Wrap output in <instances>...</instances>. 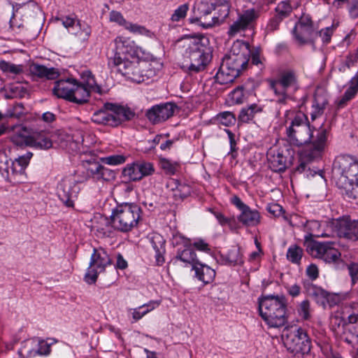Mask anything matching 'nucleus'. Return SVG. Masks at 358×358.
<instances>
[{
	"instance_id": "1",
	"label": "nucleus",
	"mask_w": 358,
	"mask_h": 358,
	"mask_svg": "<svg viewBox=\"0 0 358 358\" xmlns=\"http://www.w3.org/2000/svg\"><path fill=\"white\" fill-rule=\"evenodd\" d=\"M114 43L113 63L131 81L143 83L153 77L162 68L159 59L129 38L117 36Z\"/></svg>"
},
{
	"instance_id": "2",
	"label": "nucleus",
	"mask_w": 358,
	"mask_h": 358,
	"mask_svg": "<svg viewBox=\"0 0 358 358\" xmlns=\"http://www.w3.org/2000/svg\"><path fill=\"white\" fill-rule=\"evenodd\" d=\"M251 51L248 43L237 40L222 59L216 79L220 84L232 83L248 65Z\"/></svg>"
},
{
	"instance_id": "3",
	"label": "nucleus",
	"mask_w": 358,
	"mask_h": 358,
	"mask_svg": "<svg viewBox=\"0 0 358 358\" xmlns=\"http://www.w3.org/2000/svg\"><path fill=\"white\" fill-rule=\"evenodd\" d=\"M206 41L204 37L185 36L176 41V48L189 62V70L200 71L208 63L210 57L206 45Z\"/></svg>"
},
{
	"instance_id": "4",
	"label": "nucleus",
	"mask_w": 358,
	"mask_h": 358,
	"mask_svg": "<svg viewBox=\"0 0 358 358\" xmlns=\"http://www.w3.org/2000/svg\"><path fill=\"white\" fill-rule=\"evenodd\" d=\"M334 171L340 175L337 185L352 198L358 197V162L349 156H341L334 163Z\"/></svg>"
},
{
	"instance_id": "5",
	"label": "nucleus",
	"mask_w": 358,
	"mask_h": 358,
	"mask_svg": "<svg viewBox=\"0 0 358 358\" xmlns=\"http://www.w3.org/2000/svg\"><path fill=\"white\" fill-rule=\"evenodd\" d=\"M328 130L322 124L318 128L310 126L308 148L300 152L301 164L296 171L301 173L306 169V163L322 157L327 147Z\"/></svg>"
},
{
	"instance_id": "6",
	"label": "nucleus",
	"mask_w": 358,
	"mask_h": 358,
	"mask_svg": "<svg viewBox=\"0 0 358 358\" xmlns=\"http://www.w3.org/2000/svg\"><path fill=\"white\" fill-rule=\"evenodd\" d=\"M286 137L290 144L301 146L308 144L310 124L303 113L287 110L285 113Z\"/></svg>"
},
{
	"instance_id": "7",
	"label": "nucleus",
	"mask_w": 358,
	"mask_h": 358,
	"mask_svg": "<svg viewBox=\"0 0 358 358\" xmlns=\"http://www.w3.org/2000/svg\"><path fill=\"white\" fill-rule=\"evenodd\" d=\"M259 310L269 327L278 328L286 322V302L283 296H266L259 300Z\"/></svg>"
},
{
	"instance_id": "8",
	"label": "nucleus",
	"mask_w": 358,
	"mask_h": 358,
	"mask_svg": "<svg viewBox=\"0 0 358 358\" xmlns=\"http://www.w3.org/2000/svg\"><path fill=\"white\" fill-rule=\"evenodd\" d=\"M141 209L134 203H122L112 209L110 223L120 231L128 232L136 227L141 218Z\"/></svg>"
},
{
	"instance_id": "9",
	"label": "nucleus",
	"mask_w": 358,
	"mask_h": 358,
	"mask_svg": "<svg viewBox=\"0 0 358 358\" xmlns=\"http://www.w3.org/2000/svg\"><path fill=\"white\" fill-rule=\"evenodd\" d=\"M134 115V113L127 107L107 103L93 113L92 120L96 124L117 127L131 119Z\"/></svg>"
},
{
	"instance_id": "10",
	"label": "nucleus",
	"mask_w": 358,
	"mask_h": 358,
	"mask_svg": "<svg viewBox=\"0 0 358 358\" xmlns=\"http://www.w3.org/2000/svg\"><path fill=\"white\" fill-rule=\"evenodd\" d=\"M271 87L276 101L285 103L299 87L296 73L293 71L283 72L278 79L271 83Z\"/></svg>"
},
{
	"instance_id": "11",
	"label": "nucleus",
	"mask_w": 358,
	"mask_h": 358,
	"mask_svg": "<svg viewBox=\"0 0 358 358\" xmlns=\"http://www.w3.org/2000/svg\"><path fill=\"white\" fill-rule=\"evenodd\" d=\"M296 42L299 45L312 43L317 37V27L315 26L308 15L303 13L293 31Z\"/></svg>"
},
{
	"instance_id": "12",
	"label": "nucleus",
	"mask_w": 358,
	"mask_h": 358,
	"mask_svg": "<svg viewBox=\"0 0 358 358\" xmlns=\"http://www.w3.org/2000/svg\"><path fill=\"white\" fill-rule=\"evenodd\" d=\"M306 245L311 256L322 259L326 262H336L341 257V253L335 248L334 243L308 241Z\"/></svg>"
},
{
	"instance_id": "13",
	"label": "nucleus",
	"mask_w": 358,
	"mask_h": 358,
	"mask_svg": "<svg viewBox=\"0 0 358 358\" xmlns=\"http://www.w3.org/2000/svg\"><path fill=\"white\" fill-rule=\"evenodd\" d=\"M80 190V183L75 176L64 177L57 185V195L67 207H73Z\"/></svg>"
},
{
	"instance_id": "14",
	"label": "nucleus",
	"mask_w": 358,
	"mask_h": 358,
	"mask_svg": "<svg viewBox=\"0 0 358 358\" xmlns=\"http://www.w3.org/2000/svg\"><path fill=\"white\" fill-rule=\"evenodd\" d=\"M155 171L153 163L147 161H136L127 164L122 171V177L129 181H139L152 176Z\"/></svg>"
},
{
	"instance_id": "15",
	"label": "nucleus",
	"mask_w": 358,
	"mask_h": 358,
	"mask_svg": "<svg viewBox=\"0 0 358 358\" xmlns=\"http://www.w3.org/2000/svg\"><path fill=\"white\" fill-rule=\"evenodd\" d=\"M292 155L293 152L287 145L271 148L267 154L270 168L275 172L284 171Z\"/></svg>"
},
{
	"instance_id": "16",
	"label": "nucleus",
	"mask_w": 358,
	"mask_h": 358,
	"mask_svg": "<svg viewBox=\"0 0 358 358\" xmlns=\"http://www.w3.org/2000/svg\"><path fill=\"white\" fill-rule=\"evenodd\" d=\"M329 227L340 237L352 241L358 240V221L351 220L348 217L334 219L329 222Z\"/></svg>"
},
{
	"instance_id": "17",
	"label": "nucleus",
	"mask_w": 358,
	"mask_h": 358,
	"mask_svg": "<svg viewBox=\"0 0 358 358\" xmlns=\"http://www.w3.org/2000/svg\"><path fill=\"white\" fill-rule=\"evenodd\" d=\"M287 348L292 352L308 353L310 350V341L306 332L301 328L291 331L284 340Z\"/></svg>"
},
{
	"instance_id": "18",
	"label": "nucleus",
	"mask_w": 358,
	"mask_h": 358,
	"mask_svg": "<svg viewBox=\"0 0 358 358\" xmlns=\"http://www.w3.org/2000/svg\"><path fill=\"white\" fill-rule=\"evenodd\" d=\"M231 201L240 210V213L237 216V220L243 226L252 227L257 226L260 223L261 216L258 210L252 209L236 196H233Z\"/></svg>"
},
{
	"instance_id": "19",
	"label": "nucleus",
	"mask_w": 358,
	"mask_h": 358,
	"mask_svg": "<svg viewBox=\"0 0 358 358\" xmlns=\"http://www.w3.org/2000/svg\"><path fill=\"white\" fill-rule=\"evenodd\" d=\"M78 149L82 153L81 162L83 166L93 178L96 180H108L113 177V172L96 162L94 156L90 155L87 157H83V155H86L85 151L84 149L81 150L80 147ZM90 154H91V152Z\"/></svg>"
},
{
	"instance_id": "20",
	"label": "nucleus",
	"mask_w": 358,
	"mask_h": 358,
	"mask_svg": "<svg viewBox=\"0 0 358 358\" xmlns=\"http://www.w3.org/2000/svg\"><path fill=\"white\" fill-rule=\"evenodd\" d=\"M259 10L256 8H250L245 10L239 15L238 18L229 27L228 34L230 36L243 31L246 29L250 28L252 23L258 18Z\"/></svg>"
},
{
	"instance_id": "21",
	"label": "nucleus",
	"mask_w": 358,
	"mask_h": 358,
	"mask_svg": "<svg viewBox=\"0 0 358 358\" xmlns=\"http://www.w3.org/2000/svg\"><path fill=\"white\" fill-rule=\"evenodd\" d=\"M175 108L171 103L154 106L148 110L147 117L153 124L164 122L173 115Z\"/></svg>"
},
{
	"instance_id": "22",
	"label": "nucleus",
	"mask_w": 358,
	"mask_h": 358,
	"mask_svg": "<svg viewBox=\"0 0 358 358\" xmlns=\"http://www.w3.org/2000/svg\"><path fill=\"white\" fill-rule=\"evenodd\" d=\"M110 20L111 22H116L120 26L124 27L125 29L128 30L129 32L134 34H140L143 36H146L148 37L152 38L153 34L147 29L145 27L141 26L138 24H134L130 22H127L122 15L117 11H111L110 13Z\"/></svg>"
},
{
	"instance_id": "23",
	"label": "nucleus",
	"mask_w": 358,
	"mask_h": 358,
	"mask_svg": "<svg viewBox=\"0 0 358 358\" xmlns=\"http://www.w3.org/2000/svg\"><path fill=\"white\" fill-rule=\"evenodd\" d=\"M192 270L194 272V276L204 285L213 282L215 280V271L199 260L193 266Z\"/></svg>"
},
{
	"instance_id": "24",
	"label": "nucleus",
	"mask_w": 358,
	"mask_h": 358,
	"mask_svg": "<svg viewBox=\"0 0 358 358\" xmlns=\"http://www.w3.org/2000/svg\"><path fill=\"white\" fill-rule=\"evenodd\" d=\"M75 87V79L59 80L55 83L52 92L58 98L70 101L73 90Z\"/></svg>"
},
{
	"instance_id": "25",
	"label": "nucleus",
	"mask_w": 358,
	"mask_h": 358,
	"mask_svg": "<svg viewBox=\"0 0 358 358\" xmlns=\"http://www.w3.org/2000/svg\"><path fill=\"white\" fill-rule=\"evenodd\" d=\"M358 92V72L348 82L343 95L336 101L338 108L345 107L348 103L355 97Z\"/></svg>"
},
{
	"instance_id": "26",
	"label": "nucleus",
	"mask_w": 358,
	"mask_h": 358,
	"mask_svg": "<svg viewBox=\"0 0 358 358\" xmlns=\"http://www.w3.org/2000/svg\"><path fill=\"white\" fill-rule=\"evenodd\" d=\"M90 263L91 266H96L99 272H103L106 266L111 264V259L106 251L100 248L94 250Z\"/></svg>"
},
{
	"instance_id": "27",
	"label": "nucleus",
	"mask_w": 358,
	"mask_h": 358,
	"mask_svg": "<svg viewBox=\"0 0 358 358\" xmlns=\"http://www.w3.org/2000/svg\"><path fill=\"white\" fill-rule=\"evenodd\" d=\"M175 260L184 267L191 266L192 268L199 261L196 254L190 247H184L183 249L179 248Z\"/></svg>"
},
{
	"instance_id": "28",
	"label": "nucleus",
	"mask_w": 358,
	"mask_h": 358,
	"mask_svg": "<svg viewBox=\"0 0 358 358\" xmlns=\"http://www.w3.org/2000/svg\"><path fill=\"white\" fill-rule=\"evenodd\" d=\"M162 303L161 300H150L135 308H131L129 313L134 321H138L145 315L157 308Z\"/></svg>"
},
{
	"instance_id": "29",
	"label": "nucleus",
	"mask_w": 358,
	"mask_h": 358,
	"mask_svg": "<svg viewBox=\"0 0 358 358\" xmlns=\"http://www.w3.org/2000/svg\"><path fill=\"white\" fill-rule=\"evenodd\" d=\"M150 243L155 251V259L157 265H162L164 262L165 240L164 237L157 233H153L150 236Z\"/></svg>"
},
{
	"instance_id": "30",
	"label": "nucleus",
	"mask_w": 358,
	"mask_h": 358,
	"mask_svg": "<svg viewBox=\"0 0 358 358\" xmlns=\"http://www.w3.org/2000/svg\"><path fill=\"white\" fill-rule=\"evenodd\" d=\"M29 147L38 150H48L52 147V141L46 132L33 131Z\"/></svg>"
},
{
	"instance_id": "31",
	"label": "nucleus",
	"mask_w": 358,
	"mask_h": 358,
	"mask_svg": "<svg viewBox=\"0 0 358 358\" xmlns=\"http://www.w3.org/2000/svg\"><path fill=\"white\" fill-rule=\"evenodd\" d=\"M32 132L25 127H16L14 129V134L11 137V141L17 145L29 147Z\"/></svg>"
},
{
	"instance_id": "32",
	"label": "nucleus",
	"mask_w": 358,
	"mask_h": 358,
	"mask_svg": "<svg viewBox=\"0 0 358 358\" xmlns=\"http://www.w3.org/2000/svg\"><path fill=\"white\" fill-rule=\"evenodd\" d=\"M91 231L99 237L104 236L108 232V220L106 217L96 214L91 220Z\"/></svg>"
},
{
	"instance_id": "33",
	"label": "nucleus",
	"mask_w": 358,
	"mask_h": 358,
	"mask_svg": "<svg viewBox=\"0 0 358 358\" xmlns=\"http://www.w3.org/2000/svg\"><path fill=\"white\" fill-rule=\"evenodd\" d=\"M30 72L40 78L54 80L59 76L58 71L55 68H47L45 66L33 64L30 66Z\"/></svg>"
},
{
	"instance_id": "34",
	"label": "nucleus",
	"mask_w": 358,
	"mask_h": 358,
	"mask_svg": "<svg viewBox=\"0 0 358 358\" xmlns=\"http://www.w3.org/2000/svg\"><path fill=\"white\" fill-rule=\"evenodd\" d=\"M217 7L219 8V16H213L211 21L208 22H201V25L204 28H209L215 24L222 23L229 13V6L228 1L221 2Z\"/></svg>"
},
{
	"instance_id": "35",
	"label": "nucleus",
	"mask_w": 358,
	"mask_h": 358,
	"mask_svg": "<svg viewBox=\"0 0 358 358\" xmlns=\"http://www.w3.org/2000/svg\"><path fill=\"white\" fill-rule=\"evenodd\" d=\"M308 295L313 296L317 303L325 306L329 302V294L320 287L310 284L306 286Z\"/></svg>"
},
{
	"instance_id": "36",
	"label": "nucleus",
	"mask_w": 358,
	"mask_h": 358,
	"mask_svg": "<svg viewBox=\"0 0 358 358\" xmlns=\"http://www.w3.org/2000/svg\"><path fill=\"white\" fill-rule=\"evenodd\" d=\"M76 87L73 90L70 101L82 103L88 100L91 92L75 80Z\"/></svg>"
},
{
	"instance_id": "37",
	"label": "nucleus",
	"mask_w": 358,
	"mask_h": 358,
	"mask_svg": "<svg viewBox=\"0 0 358 358\" xmlns=\"http://www.w3.org/2000/svg\"><path fill=\"white\" fill-rule=\"evenodd\" d=\"M224 264L229 266L241 265L243 263V254L239 248H233L226 254L222 255Z\"/></svg>"
},
{
	"instance_id": "38",
	"label": "nucleus",
	"mask_w": 358,
	"mask_h": 358,
	"mask_svg": "<svg viewBox=\"0 0 358 358\" xmlns=\"http://www.w3.org/2000/svg\"><path fill=\"white\" fill-rule=\"evenodd\" d=\"M32 155L33 154L31 152H28L24 155L20 156L14 162H12L10 166L11 174H23L24 173V169L28 166Z\"/></svg>"
},
{
	"instance_id": "39",
	"label": "nucleus",
	"mask_w": 358,
	"mask_h": 358,
	"mask_svg": "<svg viewBox=\"0 0 358 358\" xmlns=\"http://www.w3.org/2000/svg\"><path fill=\"white\" fill-rule=\"evenodd\" d=\"M82 82L80 84L87 88L90 92L102 94L101 87L97 84L94 76L90 71H84L81 74Z\"/></svg>"
},
{
	"instance_id": "40",
	"label": "nucleus",
	"mask_w": 358,
	"mask_h": 358,
	"mask_svg": "<svg viewBox=\"0 0 358 358\" xmlns=\"http://www.w3.org/2000/svg\"><path fill=\"white\" fill-rule=\"evenodd\" d=\"M263 106L257 103H252L248 107L242 108L239 114V120L243 122H248L255 115L262 111Z\"/></svg>"
},
{
	"instance_id": "41",
	"label": "nucleus",
	"mask_w": 358,
	"mask_h": 358,
	"mask_svg": "<svg viewBox=\"0 0 358 358\" xmlns=\"http://www.w3.org/2000/svg\"><path fill=\"white\" fill-rule=\"evenodd\" d=\"M299 6L298 1H280L275 7L277 17L282 19Z\"/></svg>"
},
{
	"instance_id": "42",
	"label": "nucleus",
	"mask_w": 358,
	"mask_h": 358,
	"mask_svg": "<svg viewBox=\"0 0 358 358\" xmlns=\"http://www.w3.org/2000/svg\"><path fill=\"white\" fill-rule=\"evenodd\" d=\"M0 69L4 73L17 76L23 72L24 67L22 64H15L5 60H0Z\"/></svg>"
},
{
	"instance_id": "43",
	"label": "nucleus",
	"mask_w": 358,
	"mask_h": 358,
	"mask_svg": "<svg viewBox=\"0 0 358 358\" xmlns=\"http://www.w3.org/2000/svg\"><path fill=\"white\" fill-rule=\"evenodd\" d=\"M215 8V6L210 1H195L193 8L194 12L198 13L200 20L202 17L210 14Z\"/></svg>"
},
{
	"instance_id": "44",
	"label": "nucleus",
	"mask_w": 358,
	"mask_h": 358,
	"mask_svg": "<svg viewBox=\"0 0 358 358\" xmlns=\"http://www.w3.org/2000/svg\"><path fill=\"white\" fill-rule=\"evenodd\" d=\"M159 164L164 171L169 175L176 174L180 168L178 162L166 158L161 159Z\"/></svg>"
},
{
	"instance_id": "45",
	"label": "nucleus",
	"mask_w": 358,
	"mask_h": 358,
	"mask_svg": "<svg viewBox=\"0 0 358 358\" xmlns=\"http://www.w3.org/2000/svg\"><path fill=\"white\" fill-rule=\"evenodd\" d=\"M38 356H46L50 354L51 346L57 343V341L55 338H48L46 340L38 338Z\"/></svg>"
},
{
	"instance_id": "46",
	"label": "nucleus",
	"mask_w": 358,
	"mask_h": 358,
	"mask_svg": "<svg viewBox=\"0 0 358 358\" xmlns=\"http://www.w3.org/2000/svg\"><path fill=\"white\" fill-rule=\"evenodd\" d=\"M343 336L345 341L351 345L353 348L358 345V329L354 330L350 327H346Z\"/></svg>"
},
{
	"instance_id": "47",
	"label": "nucleus",
	"mask_w": 358,
	"mask_h": 358,
	"mask_svg": "<svg viewBox=\"0 0 358 358\" xmlns=\"http://www.w3.org/2000/svg\"><path fill=\"white\" fill-rule=\"evenodd\" d=\"M303 254V250L301 248L294 245H291L287 250V257L288 260L294 264L299 263Z\"/></svg>"
},
{
	"instance_id": "48",
	"label": "nucleus",
	"mask_w": 358,
	"mask_h": 358,
	"mask_svg": "<svg viewBox=\"0 0 358 358\" xmlns=\"http://www.w3.org/2000/svg\"><path fill=\"white\" fill-rule=\"evenodd\" d=\"M126 160L127 157L124 155H113L101 158V162L110 166L122 164Z\"/></svg>"
},
{
	"instance_id": "49",
	"label": "nucleus",
	"mask_w": 358,
	"mask_h": 358,
	"mask_svg": "<svg viewBox=\"0 0 358 358\" xmlns=\"http://www.w3.org/2000/svg\"><path fill=\"white\" fill-rule=\"evenodd\" d=\"M33 348L31 338L28 339L24 342L19 352L22 356L25 357H35L38 356V354H37L36 351L34 350Z\"/></svg>"
},
{
	"instance_id": "50",
	"label": "nucleus",
	"mask_w": 358,
	"mask_h": 358,
	"mask_svg": "<svg viewBox=\"0 0 358 358\" xmlns=\"http://www.w3.org/2000/svg\"><path fill=\"white\" fill-rule=\"evenodd\" d=\"M245 96L242 88H236L233 90L228 97V101L230 104H241L244 102Z\"/></svg>"
},
{
	"instance_id": "51",
	"label": "nucleus",
	"mask_w": 358,
	"mask_h": 358,
	"mask_svg": "<svg viewBox=\"0 0 358 358\" xmlns=\"http://www.w3.org/2000/svg\"><path fill=\"white\" fill-rule=\"evenodd\" d=\"M325 105V101L319 103L317 99L315 100L312 106V111L310 113V118L312 121L315 120L317 117L322 115Z\"/></svg>"
},
{
	"instance_id": "52",
	"label": "nucleus",
	"mask_w": 358,
	"mask_h": 358,
	"mask_svg": "<svg viewBox=\"0 0 358 358\" xmlns=\"http://www.w3.org/2000/svg\"><path fill=\"white\" fill-rule=\"evenodd\" d=\"M217 119L221 124L227 127L234 124L236 121L234 114L228 111L220 113Z\"/></svg>"
},
{
	"instance_id": "53",
	"label": "nucleus",
	"mask_w": 358,
	"mask_h": 358,
	"mask_svg": "<svg viewBox=\"0 0 358 358\" xmlns=\"http://www.w3.org/2000/svg\"><path fill=\"white\" fill-rule=\"evenodd\" d=\"M100 272L96 266H91L90 264L87 271L85 275V281L89 284H94L97 280L98 275Z\"/></svg>"
},
{
	"instance_id": "54",
	"label": "nucleus",
	"mask_w": 358,
	"mask_h": 358,
	"mask_svg": "<svg viewBox=\"0 0 358 358\" xmlns=\"http://www.w3.org/2000/svg\"><path fill=\"white\" fill-rule=\"evenodd\" d=\"M188 9L189 6L187 3L180 6L173 13L171 20L173 22H179L184 19L187 15Z\"/></svg>"
},
{
	"instance_id": "55",
	"label": "nucleus",
	"mask_w": 358,
	"mask_h": 358,
	"mask_svg": "<svg viewBox=\"0 0 358 358\" xmlns=\"http://www.w3.org/2000/svg\"><path fill=\"white\" fill-rule=\"evenodd\" d=\"M173 244L175 245H182L183 247H191L192 242L190 239L185 238L180 233H176L173 236Z\"/></svg>"
},
{
	"instance_id": "56",
	"label": "nucleus",
	"mask_w": 358,
	"mask_h": 358,
	"mask_svg": "<svg viewBox=\"0 0 358 358\" xmlns=\"http://www.w3.org/2000/svg\"><path fill=\"white\" fill-rule=\"evenodd\" d=\"M336 27L332 24L331 27H327L320 31L318 34L324 43H328L330 41Z\"/></svg>"
},
{
	"instance_id": "57",
	"label": "nucleus",
	"mask_w": 358,
	"mask_h": 358,
	"mask_svg": "<svg viewBox=\"0 0 358 358\" xmlns=\"http://www.w3.org/2000/svg\"><path fill=\"white\" fill-rule=\"evenodd\" d=\"M299 315L304 320H308L310 317V303L308 301H302L298 309Z\"/></svg>"
},
{
	"instance_id": "58",
	"label": "nucleus",
	"mask_w": 358,
	"mask_h": 358,
	"mask_svg": "<svg viewBox=\"0 0 358 358\" xmlns=\"http://www.w3.org/2000/svg\"><path fill=\"white\" fill-rule=\"evenodd\" d=\"M192 245L199 251L209 253L210 252L208 244L203 239L196 238L192 243Z\"/></svg>"
},
{
	"instance_id": "59",
	"label": "nucleus",
	"mask_w": 358,
	"mask_h": 358,
	"mask_svg": "<svg viewBox=\"0 0 358 358\" xmlns=\"http://www.w3.org/2000/svg\"><path fill=\"white\" fill-rule=\"evenodd\" d=\"M57 20L62 21V24L69 32H70V29H72L78 21L76 18L70 16H65Z\"/></svg>"
},
{
	"instance_id": "60",
	"label": "nucleus",
	"mask_w": 358,
	"mask_h": 358,
	"mask_svg": "<svg viewBox=\"0 0 358 358\" xmlns=\"http://www.w3.org/2000/svg\"><path fill=\"white\" fill-rule=\"evenodd\" d=\"M215 217H216L217 222L222 226H229L232 227V222L234 219H231L225 217L222 213L220 212H214L213 213Z\"/></svg>"
},
{
	"instance_id": "61",
	"label": "nucleus",
	"mask_w": 358,
	"mask_h": 358,
	"mask_svg": "<svg viewBox=\"0 0 358 358\" xmlns=\"http://www.w3.org/2000/svg\"><path fill=\"white\" fill-rule=\"evenodd\" d=\"M320 226V223L316 220H311L307 222V227L311 231L310 235L313 236H320L323 235L319 231V228Z\"/></svg>"
},
{
	"instance_id": "62",
	"label": "nucleus",
	"mask_w": 358,
	"mask_h": 358,
	"mask_svg": "<svg viewBox=\"0 0 358 358\" xmlns=\"http://www.w3.org/2000/svg\"><path fill=\"white\" fill-rule=\"evenodd\" d=\"M79 34H76V36L83 41H85L88 39L91 34V28L88 24H84V27L79 30Z\"/></svg>"
},
{
	"instance_id": "63",
	"label": "nucleus",
	"mask_w": 358,
	"mask_h": 358,
	"mask_svg": "<svg viewBox=\"0 0 358 358\" xmlns=\"http://www.w3.org/2000/svg\"><path fill=\"white\" fill-rule=\"evenodd\" d=\"M348 9L352 17H358V1H348Z\"/></svg>"
},
{
	"instance_id": "64",
	"label": "nucleus",
	"mask_w": 358,
	"mask_h": 358,
	"mask_svg": "<svg viewBox=\"0 0 358 358\" xmlns=\"http://www.w3.org/2000/svg\"><path fill=\"white\" fill-rule=\"evenodd\" d=\"M348 322L349 324H352V326H350L354 330L358 329V315L357 314H350L348 316L347 318Z\"/></svg>"
}]
</instances>
